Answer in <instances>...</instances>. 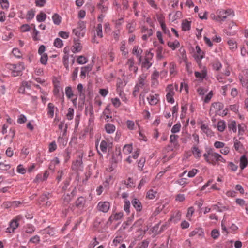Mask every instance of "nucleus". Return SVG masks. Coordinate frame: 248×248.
Instances as JSON below:
<instances>
[{"mask_svg":"<svg viewBox=\"0 0 248 248\" xmlns=\"http://www.w3.org/2000/svg\"><path fill=\"white\" fill-rule=\"evenodd\" d=\"M216 14L218 16L219 22L224 21L228 17L234 16V13L231 9H219L217 11Z\"/></svg>","mask_w":248,"mask_h":248,"instance_id":"f257e3e1","label":"nucleus"},{"mask_svg":"<svg viewBox=\"0 0 248 248\" xmlns=\"http://www.w3.org/2000/svg\"><path fill=\"white\" fill-rule=\"evenodd\" d=\"M9 68L12 71L13 76L17 77L21 75L22 71L24 69V65L23 62L10 64Z\"/></svg>","mask_w":248,"mask_h":248,"instance_id":"f03ea898","label":"nucleus"},{"mask_svg":"<svg viewBox=\"0 0 248 248\" xmlns=\"http://www.w3.org/2000/svg\"><path fill=\"white\" fill-rule=\"evenodd\" d=\"M22 218L21 216H17L14 218L10 223V227L7 228L8 232L10 233L13 232L18 227V221Z\"/></svg>","mask_w":248,"mask_h":248,"instance_id":"7ed1b4c3","label":"nucleus"},{"mask_svg":"<svg viewBox=\"0 0 248 248\" xmlns=\"http://www.w3.org/2000/svg\"><path fill=\"white\" fill-rule=\"evenodd\" d=\"M166 90L168 91V93L166 94L167 101L169 103L171 104L174 103V99L173 98V95L174 94V92L173 91V87L172 85H168L167 87Z\"/></svg>","mask_w":248,"mask_h":248,"instance_id":"20e7f679","label":"nucleus"},{"mask_svg":"<svg viewBox=\"0 0 248 248\" xmlns=\"http://www.w3.org/2000/svg\"><path fill=\"white\" fill-rule=\"evenodd\" d=\"M157 207L154 212L155 215H156L161 211H163L164 213H166L168 211V204L167 202H165L164 204H162V202H159L157 204Z\"/></svg>","mask_w":248,"mask_h":248,"instance_id":"39448f33","label":"nucleus"},{"mask_svg":"<svg viewBox=\"0 0 248 248\" xmlns=\"http://www.w3.org/2000/svg\"><path fill=\"white\" fill-rule=\"evenodd\" d=\"M126 85V83L121 78H118L117 79V92L120 96L124 94L123 88Z\"/></svg>","mask_w":248,"mask_h":248,"instance_id":"423d86ee","label":"nucleus"},{"mask_svg":"<svg viewBox=\"0 0 248 248\" xmlns=\"http://www.w3.org/2000/svg\"><path fill=\"white\" fill-rule=\"evenodd\" d=\"M82 164V155H79L78 158L73 162L72 168L74 170H78L80 167H83Z\"/></svg>","mask_w":248,"mask_h":248,"instance_id":"0eeeda50","label":"nucleus"},{"mask_svg":"<svg viewBox=\"0 0 248 248\" xmlns=\"http://www.w3.org/2000/svg\"><path fill=\"white\" fill-rule=\"evenodd\" d=\"M78 26L79 27L73 30V32L77 37H80V36H83V33L82 32V31L85 28V26L83 22H79Z\"/></svg>","mask_w":248,"mask_h":248,"instance_id":"6e6552de","label":"nucleus"},{"mask_svg":"<svg viewBox=\"0 0 248 248\" xmlns=\"http://www.w3.org/2000/svg\"><path fill=\"white\" fill-rule=\"evenodd\" d=\"M141 31L144 33L142 36V39L144 41L147 40L148 37L153 35V30L151 29H149L145 26L142 27Z\"/></svg>","mask_w":248,"mask_h":248,"instance_id":"1a4fd4ad","label":"nucleus"},{"mask_svg":"<svg viewBox=\"0 0 248 248\" xmlns=\"http://www.w3.org/2000/svg\"><path fill=\"white\" fill-rule=\"evenodd\" d=\"M110 208L109 202H98V210L104 213H107Z\"/></svg>","mask_w":248,"mask_h":248,"instance_id":"9d476101","label":"nucleus"},{"mask_svg":"<svg viewBox=\"0 0 248 248\" xmlns=\"http://www.w3.org/2000/svg\"><path fill=\"white\" fill-rule=\"evenodd\" d=\"M197 235L199 237H204V232L202 228H196L189 233L190 237L194 236Z\"/></svg>","mask_w":248,"mask_h":248,"instance_id":"9b49d317","label":"nucleus"},{"mask_svg":"<svg viewBox=\"0 0 248 248\" xmlns=\"http://www.w3.org/2000/svg\"><path fill=\"white\" fill-rule=\"evenodd\" d=\"M158 95L157 94H150L147 97V100H148L149 103L151 105H156L158 102Z\"/></svg>","mask_w":248,"mask_h":248,"instance_id":"f8f14e48","label":"nucleus"},{"mask_svg":"<svg viewBox=\"0 0 248 248\" xmlns=\"http://www.w3.org/2000/svg\"><path fill=\"white\" fill-rule=\"evenodd\" d=\"M74 45L72 46V51L74 53H76L77 52H80L82 50V46L79 42H78V40L76 41L74 39Z\"/></svg>","mask_w":248,"mask_h":248,"instance_id":"ddd939ff","label":"nucleus"},{"mask_svg":"<svg viewBox=\"0 0 248 248\" xmlns=\"http://www.w3.org/2000/svg\"><path fill=\"white\" fill-rule=\"evenodd\" d=\"M181 217V213L178 211H176L173 212V213L171 215L170 220L173 221L174 223H176L180 220Z\"/></svg>","mask_w":248,"mask_h":248,"instance_id":"4468645a","label":"nucleus"},{"mask_svg":"<svg viewBox=\"0 0 248 248\" xmlns=\"http://www.w3.org/2000/svg\"><path fill=\"white\" fill-rule=\"evenodd\" d=\"M208 154L210 155V159L211 163L214 164V161H217L218 159V155H219L218 153L214 152L212 149H210L208 150Z\"/></svg>","mask_w":248,"mask_h":248,"instance_id":"2eb2a0df","label":"nucleus"},{"mask_svg":"<svg viewBox=\"0 0 248 248\" xmlns=\"http://www.w3.org/2000/svg\"><path fill=\"white\" fill-rule=\"evenodd\" d=\"M146 78V77L144 75H142L140 76V77L139 78L138 83L136 84L140 89H143L144 88V87L145 86V80Z\"/></svg>","mask_w":248,"mask_h":248,"instance_id":"dca6fc26","label":"nucleus"},{"mask_svg":"<svg viewBox=\"0 0 248 248\" xmlns=\"http://www.w3.org/2000/svg\"><path fill=\"white\" fill-rule=\"evenodd\" d=\"M48 175H49V173H48V171L46 170L44 172L43 176H42L41 174H38L36 176L34 181L35 182H38L39 181H45L47 179Z\"/></svg>","mask_w":248,"mask_h":248,"instance_id":"f3484780","label":"nucleus"},{"mask_svg":"<svg viewBox=\"0 0 248 248\" xmlns=\"http://www.w3.org/2000/svg\"><path fill=\"white\" fill-rule=\"evenodd\" d=\"M248 160L246 155H242L240 160V167L241 170L244 169L248 165Z\"/></svg>","mask_w":248,"mask_h":248,"instance_id":"a211bd4d","label":"nucleus"},{"mask_svg":"<svg viewBox=\"0 0 248 248\" xmlns=\"http://www.w3.org/2000/svg\"><path fill=\"white\" fill-rule=\"evenodd\" d=\"M143 52L142 49H139L138 46H135L133 49L132 53L134 55H136L137 57L139 58V61L140 62L141 59V54Z\"/></svg>","mask_w":248,"mask_h":248,"instance_id":"6ab92c4d","label":"nucleus"},{"mask_svg":"<svg viewBox=\"0 0 248 248\" xmlns=\"http://www.w3.org/2000/svg\"><path fill=\"white\" fill-rule=\"evenodd\" d=\"M123 217V214L122 212H119L116 213L114 215H112L109 218V221L111 222L114 220H119L122 218Z\"/></svg>","mask_w":248,"mask_h":248,"instance_id":"aec40b11","label":"nucleus"},{"mask_svg":"<svg viewBox=\"0 0 248 248\" xmlns=\"http://www.w3.org/2000/svg\"><path fill=\"white\" fill-rule=\"evenodd\" d=\"M92 66L90 65H88L85 67L81 68V71L80 73V76L82 78H84L86 76V73L89 72L92 70Z\"/></svg>","mask_w":248,"mask_h":248,"instance_id":"412c9836","label":"nucleus"},{"mask_svg":"<svg viewBox=\"0 0 248 248\" xmlns=\"http://www.w3.org/2000/svg\"><path fill=\"white\" fill-rule=\"evenodd\" d=\"M195 50L197 54V55L194 56L196 59H202L204 57V52L201 49L200 47L198 45L196 46Z\"/></svg>","mask_w":248,"mask_h":248,"instance_id":"4be33fe9","label":"nucleus"},{"mask_svg":"<svg viewBox=\"0 0 248 248\" xmlns=\"http://www.w3.org/2000/svg\"><path fill=\"white\" fill-rule=\"evenodd\" d=\"M54 108H55V106L53 105V104H52L51 103H48V104L47 105V109H48L47 114H48V115H49L50 116V117L51 118H53L54 116Z\"/></svg>","mask_w":248,"mask_h":248,"instance_id":"5701e85b","label":"nucleus"},{"mask_svg":"<svg viewBox=\"0 0 248 248\" xmlns=\"http://www.w3.org/2000/svg\"><path fill=\"white\" fill-rule=\"evenodd\" d=\"M106 132L108 134L113 133L115 130V126L111 124H107L105 125Z\"/></svg>","mask_w":248,"mask_h":248,"instance_id":"b1692460","label":"nucleus"},{"mask_svg":"<svg viewBox=\"0 0 248 248\" xmlns=\"http://www.w3.org/2000/svg\"><path fill=\"white\" fill-rule=\"evenodd\" d=\"M168 46L171 48L173 50H174L176 48L180 46L179 42L176 40L174 42L169 41L168 42Z\"/></svg>","mask_w":248,"mask_h":248,"instance_id":"393cba45","label":"nucleus"},{"mask_svg":"<svg viewBox=\"0 0 248 248\" xmlns=\"http://www.w3.org/2000/svg\"><path fill=\"white\" fill-rule=\"evenodd\" d=\"M124 184L127 188H132L135 186V183L134 182L133 179L130 177H129L127 180H124Z\"/></svg>","mask_w":248,"mask_h":248,"instance_id":"a878e982","label":"nucleus"},{"mask_svg":"<svg viewBox=\"0 0 248 248\" xmlns=\"http://www.w3.org/2000/svg\"><path fill=\"white\" fill-rule=\"evenodd\" d=\"M212 107L214 108L216 111H220L223 108L224 105L221 102H215L212 104Z\"/></svg>","mask_w":248,"mask_h":248,"instance_id":"bb28decb","label":"nucleus"},{"mask_svg":"<svg viewBox=\"0 0 248 248\" xmlns=\"http://www.w3.org/2000/svg\"><path fill=\"white\" fill-rule=\"evenodd\" d=\"M53 23L56 25H59L62 20L61 17L57 13L54 14L52 16Z\"/></svg>","mask_w":248,"mask_h":248,"instance_id":"cd10ccee","label":"nucleus"},{"mask_svg":"<svg viewBox=\"0 0 248 248\" xmlns=\"http://www.w3.org/2000/svg\"><path fill=\"white\" fill-rule=\"evenodd\" d=\"M228 128L229 130H232L233 132L237 131L236 123L235 121H232L228 124Z\"/></svg>","mask_w":248,"mask_h":248,"instance_id":"c85d7f7f","label":"nucleus"},{"mask_svg":"<svg viewBox=\"0 0 248 248\" xmlns=\"http://www.w3.org/2000/svg\"><path fill=\"white\" fill-rule=\"evenodd\" d=\"M182 28L184 31H189L190 29V22L185 20L182 22Z\"/></svg>","mask_w":248,"mask_h":248,"instance_id":"c756f323","label":"nucleus"},{"mask_svg":"<svg viewBox=\"0 0 248 248\" xmlns=\"http://www.w3.org/2000/svg\"><path fill=\"white\" fill-rule=\"evenodd\" d=\"M46 15L43 12H40L36 16L37 21L39 22L44 21L46 20Z\"/></svg>","mask_w":248,"mask_h":248,"instance_id":"7c9ffc66","label":"nucleus"},{"mask_svg":"<svg viewBox=\"0 0 248 248\" xmlns=\"http://www.w3.org/2000/svg\"><path fill=\"white\" fill-rule=\"evenodd\" d=\"M195 76L197 78H201L202 79L204 78L207 76V73L206 71H202V72H195Z\"/></svg>","mask_w":248,"mask_h":248,"instance_id":"2f4dec72","label":"nucleus"},{"mask_svg":"<svg viewBox=\"0 0 248 248\" xmlns=\"http://www.w3.org/2000/svg\"><path fill=\"white\" fill-rule=\"evenodd\" d=\"M65 94L69 99L71 98L73 96L74 94L71 86H68L65 88Z\"/></svg>","mask_w":248,"mask_h":248,"instance_id":"473e14b6","label":"nucleus"},{"mask_svg":"<svg viewBox=\"0 0 248 248\" xmlns=\"http://www.w3.org/2000/svg\"><path fill=\"white\" fill-rule=\"evenodd\" d=\"M226 127V124L224 121H219L217 123V129L220 132H223Z\"/></svg>","mask_w":248,"mask_h":248,"instance_id":"72a5a7b5","label":"nucleus"},{"mask_svg":"<svg viewBox=\"0 0 248 248\" xmlns=\"http://www.w3.org/2000/svg\"><path fill=\"white\" fill-rule=\"evenodd\" d=\"M107 142L104 140H102L100 145V148L101 151L104 153H106L107 151Z\"/></svg>","mask_w":248,"mask_h":248,"instance_id":"f704fd0d","label":"nucleus"},{"mask_svg":"<svg viewBox=\"0 0 248 248\" xmlns=\"http://www.w3.org/2000/svg\"><path fill=\"white\" fill-rule=\"evenodd\" d=\"M192 152L195 157L199 158L201 157V151L197 147H193Z\"/></svg>","mask_w":248,"mask_h":248,"instance_id":"c9c22d12","label":"nucleus"},{"mask_svg":"<svg viewBox=\"0 0 248 248\" xmlns=\"http://www.w3.org/2000/svg\"><path fill=\"white\" fill-rule=\"evenodd\" d=\"M63 45V41L60 38H57L55 39L54 46L57 48H61Z\"/></svg>","mask_w":248,"mask_h":248,"instance_id":"e433bc0d","label":"nucleus"},{"mask_svg":"<svg viewBox=\"0 0 248 248\" xmlns=\"http://www.w3.org/2000/svg\"><path fill=\"white\" fill-rule=\"evenodd\" d=\"M87 59L84 56H79L77 59V62L79 64H83L87 62Z\"/></svg>","mask_w":248,"mask_h":248,"instance_id":"4c0bfd02","label":"nucleus"},{"mask_svg":"<svg viewBox=\"0 0 248 248\" xmlns=\"http://www.w3.org/2000/svg\"><path fill=\"white\" fill-rule=\"evenodd\" d=\"M41 55V57L40 60V62L44 65H46L48 60V56L47 54L44 53Z\"/></svg>","mask_w":248,"mask_h":248,"instance_id":"58836bf2","label":"nucleus"},{"mask_svg":"<svg viewBox=\"0 0 248 248\" xmlns=\"http://www.w3.org/2000/svg\"><path fill=\"white\" fill-rule=\"evenodd\" d=\"M63 60V65L66 68L67 70L69 69V63H68V60H69V55L68 54L66 55H64L62 58Z\"/></svg>","mask_w":248,"mask_h":248,"instance_id":"ea45409f","label":"nucleus"},{"mask_svg":"<svg viewBox=\"0 0 248 248\" xmlns=\"http://www.w3.org/2000/svg\"><path fill=\"white\" fill-rule=\"evenodd\" d=\"M157 192L153 190H150L147 193L146 197L149 199H153L155 198Z\"/></svg>","mask_w":248,"mask_h":248,"instance_id":"a19ab883","label":"nucleus"},{"mask_svg":"<svg viewBox=\"0 0 248 248\" xmlns=\"http://www.w3.org/2000/svg\"><path fill=\"white\" fill-rule=\"evenodd\" d=\"M211 235L213 239H217L220 235L219 231L217 229H214L211 231Z\"/></svg>","mask_w":248,"mask_h":248,"instance_id":"79ce46f5","label":"nucleus"},{"mask_svg":"<svg viewBox=\"0 0 248 248\" xmlns=\"http://www.w3.org/2000/svg\"><path fill=\"white\" fill-rule=\"evenodd\" d=\"M181 128V124L180 123H177L173 125L171 128V132L174 134L180 131Z\"/></svg>","mask_w":248,"mask_h":248,"instance_id":"37998d69","label":"nucleus"},{"mask_svg":"<svg viewBox=\"0 0 248 248\" xmlns=\"http://www.w3.org/2000/svg\"><path fill=\"white\" fill-rule=\"evenodd\" d=\"M132 151V146L131 145L127 144L124 146L123 152L124 154H128L131 153Z\"/></svg>","mask_w":248,"mask_h":248,"instance_id":"c03bdc74","label":"nucleus"},{"mask_svg":"<svg viewBox=\"0 0 248 248\" xmlns=\"http://www.w3.org/2000/svg\"><path fill=\"white\" fill-rule=\"evenodd\" d=\"M40 241V237L38 235H36L30 238L29 243H32L36 244L39 243Z\"/></svg>","mask_w":248,"mask_h":248,"instance_id":"a18cd8bd","label":"nucleus"},{"mask_svg":"<svg viewBox=\"0 0 248 248\" xmlns=\"http://www.w3.org/2000/svg\"><path fill=\"white\" fill-rule=\"evenodd\" d=\"M96 34L100 38H102L103 37L102 34V26L101 24H98L97 25L96 28Z\"/></svg>","mask_w":248,"mask_h":248,"instance_id":"49530a36","label":"nucleus"},{"mask_svg":"<svg viewBox=\"0 0 248 248\" xmlns=\"http://www.w3.org/2000/svg\"><path fill=\"white\" fill-rule=\"evenodd\" d=\"M228 44L231 49L234 50L237 48V44L236 42L232 40H229L228 41Z\"/></svg>","mask_w":248,"mask_h":248,"instance_id":"de8ad7c7","label":"nucleus"},{"mask_svg":"<svg viewBox=\"0 0 248 248\" xmlns=\"http://www.w3.org/2000/svg\"><path fill=\"white\" fill-rule=\"evenodd\" d=\"M11 167V166L9 164L5 163L4 162L0 163V170H7Z\"/></svg>","mask_w":248,"mask_h":248,"instance_id":"09e8293b","label":"nucleus"},{"mask_svg":"<svg viewBox=\"0 0 248 248\" xmlns=\"http://www.w3.org/2000/svg\"><path fill=\"white\" fill-rule=\"evenodd\" d=\"M160 223H159L156 224L152 228V231L155 235H158L161 233V232H160V230H158Z\"/></svg>","mask_w":248,"mask_h":248,"instance_id":"8fccbe9b","label":"nucleus"},{"mask_svg":"<svg viewBox=\"0 0 248 248\" xmlns=\"http://www.w3.org/2000/svg\"><path fill=\"white\" fill-rule=\"evenodd\" d=\"M34 11L33 9L30 10L28 11L27 15V19L28 20H31L34 18Z\"/></svg>","mask_w":248,"mask_h":248,"instance_id":"3c124183","label":"nucleus"},{"mask_svg":"<svg viewBox=\"0 0 248 248\" xmlns=\"http://www.w3.org/2000/svg\"><path fill=\"white\" fill-rule=\"evenodd\" d=\"M179 136L176 135H171L170 136V142L173 143L174 145H176L177 144V139Z\"/></svg>","mask_w":248,"mask_h":248,"instance_id":"603ef678","label":"nucleus"},{"mask_svg":"<svg viewBox=\"0 0 248 248\" xmlns=\"http://www.w3.org/2000/svg\"><path fill=\"white\" fill-rule=\"evenodd\" d=\"M152 63L150 62L149 59H146L145 58L144 62L142 63V67L148 69L152 66Z\"/></svg>","mask_w":248,"mask_h":248,"instance_id":"864d4df0","label":"nucleus"},{"mask_svg":"<svg viewBox=\"0 0 248 248\" xmlns=\"http://www.w3.org/2000/svg\"><path fill=\"white\" fill-rule=\"evenodd\" d=\"M27 121V118L26 116L23 114H21L19 116V117L17 119V123L19 124H23L25 123Z\"/></svg>","mask_w":248,"mask_h":248,"instance_id":"5fc2aeb1","label":"nucleus"},{"mask_svg":"<svg viewBox=\"0 0 248 248\" xmlns=\"http://www.w3.org/2000/svg\"><path fill=\"white\" fill-rule=\"evenodd\" d=\"M74 115V109L70 108L68 109V113L66 115L67 118L69 120H71L73 119Z\"/></svg>","mask_w":248,"mask_h":248,"instance_id":"6e6d98bb","label":"nucleus"},{"mask_svg":"<svg viewBox=\"0 0 248 248\" xmlns=\"http://www.w3.org/2000/svg\"><path fill=\"white\" fill-rule=\"evenodd\" d=\"M97 7L102 13H105L108 10V7L103 5V3H98Z\"/></svg>","mask_w":248,"mask_h":248,"instance_id":"4d7b16f0","label":"nucleus"},{"mask_svg":"<svg viewBox=\"0 0 248 248\" xmlns=\"http://www.w3.org/2000/svg\"><path fill=\"white\" fill-rule=\"evenodd\" d=\"M57 149V145L55 141H52L49 144V151L52 152L55 151Z\"/></svg>","mask_w":248,"mask_h":248,"instance_id":"13d9d810","label":"nucleus"},{"mask_svg":"<svg viewBox=\"0 0 248 248\" xmlns=\"http://www.w3.org/2000/svg\"><path fill=\"white\" fill-rule=\"evenodd\" d=\"M133 206L137 211H140L142 208L141 202H132Z\"/></svg>","mask_w":248,"mask_h":248,"instance_id":"bf43d9fd","label":"nucleus"},{"mask_svg":"<svg viewBox=\"0 0 248 248\" xmlns=\"http://www.w3.org/2000/svg\"><path fill=\"white\" fill-rule=\"evenodd\" d=\"M234 140H235L234 144V148L236 151H238L240 148L242 147V144L237 140V139L234 138Z\"/></svg>","mask_w":248,"mask_h":248,"instance_id":"052dcab7","label":"nucleus"},{"mask_svg":"<svg viewBox=\"0 0 248 248\" xmlns=\"http://www.w3.org/2000/svg\"><path fill=\"white\" fill-rule=\"evenodd\" d=\"M145 162V158H141L138 162V167L139 170H142Z\"/></svg>","mask_w":248,"mask_h":248,"instance_id":"680f3d73","label":"nucleus"},{"mask_svg":"<svg viewBox=\"0 0 248 248\" xmlns=\"http://www.w3.org/2000/svg\"><path fill=\"white\" fill-rule=\"evenodd\" d=\"M39 33V31L36 29V28L34 27V28H33V31L32 33V38L34 41H37L39 40V38L37 36Z\"/></svg>","mask_w":248,"mask_h":248,"instance_id":"e2e57ef3","label":"nucleus"},{"mask_svg":"<svg viewBox=\"0 0 248 248\" xmlns=\"http://www.w3.org/2000/svg\"><path fill=\"white\" fill-rule=\"evenodd\" d=\"M127 128L132 130L134 129L135 123L133 121L127 120L126 121Z\"/></svg>","mask_w":248,"mask_h":248,"instance_id":"0e129e2a","label":"nucleus"},{"mask_svg":"<svg viewBox=\"0 0 248 248\" xmlns=\"http://www.w3.org/2000/svg\"><path fill=\"white\" fill-rule=\"evenodd\" d=\"M201 128L202 131L207 135H209L211 132L210 130L208 128V126L205 124H203L201 126Z\"/></svg>","mask_w":248,"mask_h":248,"instance_id":"69168bd1","label":"nucleus"},{"mask_svg":"<svg viewBox=\"0 0 248 248\" xmlns=\"http://www.w3.org/2000/svg\"><path fill=\"white\" fill-rule=\"evenodd\" d=\"M198 170L196 169H193L192 170H190L187 174L188 177L192 178L195 176V175L198 172Z\"/></svg>","mask_w":248,"mask_h":248,"instance_id":"338daca9","label":"nucleus"},{"mask_svg":"<svg viewBox=\"0 0 248 248\" xmlns=\"http://www.w3.org/2000/svg\"><path fill=\"white\" fill-rule=\"evenodd\" d=\"M34 231V228L32 225H27L26 232L28 233H31Z\"/></svg>","mask_w":248,"mask_h":248,"instance_id":"774afa93","label":"nucleus"}]
</instances>
